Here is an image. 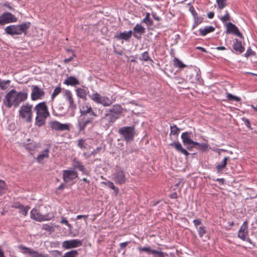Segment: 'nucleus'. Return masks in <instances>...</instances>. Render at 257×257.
<instances>
[{
    "label": "nucleus",
    "mask_w": 257,
    "mask_h": 257,
    "mask_svg": "<svg viewBox=\"0 0 257 257\" xmlns=\"http://www.w3.org/2000/svg\"><path fill=\"white\" fill-rule=\"evenodd\" d=\"M27 92H17L15 89L11 90L5 96L3 103L8 108H11L12 106L16 108L20 104L28 98Z\"/></svg>",
    "instance_id": "nucleus-1"
},
{
    "label": "nucleus",
    "mask_w": 257,
    "mask_h": 257,
    "mask_svg": "<svg viewBox=\"0 0 257 257\" xmlns=\"http://www.w3.org/2000/svg\"><path fill=\"white\" fill-rule=\"evenodd\" d=\"M30 22H25L19 25H11L6 27L5 29V32L12 36L20 35L24 34H27L28 30L31 27Z\"/></svg>",
    "instance_id": "nucleus-2"
},
{
    "label": "nucleus",
    "mask_w": 257,
    "mask_h": 257,
    "mask_svg": "<svg viewBox=\"0 0 257 257\" xmlns=\"http://www.w3.org/2000/svg\"><path fill=\"white\" fill-rule=\"evenodd\" d=\"M32 108L33 105L29 103L21 106L19 111V117L27 122H31L33 117Z\"/></svg>",
    "instance_id": "nucleus-3"
},
{
    "label": "nucleus",
    "mask_w": 257,
    "mask_h": 257,
    "mask_svg": "<svg viewBox=\"0 0 257 257\" xmlns=\"http://www.w3.org/2000/svg\"><path fill=\"white\" fill-rule=\"evenodd\" d=\"M118 132L126 142L132 141L134 140L135 135V126L121 127L119 128Z\"/></svg>",
    "instance_id": "nucleus-4"
},
{
    "label": "nucleus",
    "mask_w": 257,
    "mask_h": 257,
    "mask_svg": "<svg viewBox=\"0 0 257 257\" xmlns=\"http://www.w3.org/2000/svg\"><path fill=\"white\" fill-rule=\"evenodd\" d=\"M110 113L105 111L104 116L99 119L100 124L105 130L108 129L117 119V116H115Z\"/></svg>",
    "instance_id": "nucleus-5"
},
{
    "label": "nucleus",
    "mask_w": 257,
    "mask_h": 257,
    "mask_svg": "<svg viewBox=\"0 0 257 257\" xmlns=\"http://www.w3.org/2000/svg\"><path fill=\"white\" fill-rule=\"evenodd\" d=\"M192 134L191 132H186L183 133L181 137L183 145L189 151L191 150L193 148H196V146L199 145V143L194 142L191 139Z\"/></svg>",
    "instance_id": "nucleus-6"
},
{
    "label": "nucleus",
    "mask_w": 257,
    "mask_h": 257,
    "mask_svg": "<svg viewBox=\"0 0 257 257\" xmlns=\"http://www.w3.org/2000/svg\"><path fill=\"white\" fill-rule=\"evenodd\" d=\"M34 110L36 112L37 115L42 116V117L47 118L50 115L48 107L45 102H42L37 104Z\"/></svg>",
    "instance_id": "nucleus-7"
},
{
    "label": "nucleus",
    "mask_w": 257,
    "mask_h": 257,
    "mask_svg": "<svg viewBox=\"0 0 257 257\" xmlns=\"http://www.w3.org/2000/svg\"><path fill=\"white\" fill-rule=\"evenodd\" d=\"M53 217V214L42 215L36 208H33L31 211V218L37 221L41 222L45 220H49Z\"/></svg>",
    "instance_id": "nucleus-8"
},
{
    "label": "nucleus",
    "mask_w": 257,
    "mask_h": 257,
    "mask_svg": "<svg viewBox=\"0 0 257 257\" xmlns=\"http://www.w3.org/2000/svg\"><path fill=\"white\" fill-rule=\"evenodd\" d=\"M31 97L32 100L41 99L44 97L45 94L44 91L43 89L39 88L38 86L33 85L31 86Z\"/></svg>",
    "instance_id": "nucleus-9"
},
{
    "label": "nucleus",
    "mask_w": 257,
    "mask_h": 257,
    "mask_svg": "<svg viewBox=\"0 0 257 257\" xmlns=\"http://www.w3.org/2000/svg\"><path fill=\"white\" fill-rule=\"evenodd\" d=\"M17 21V18L12 14L6 12L0 16V25L3 26L6 24L14 23Z\"/></svg>",
    "instance_id": "nucleus-10"
},
{
    "label": "nucleus",
    "mask_w": 257,
    "mask_h": 257,
    "mask_svg": "<svg viewBox=\"0 0 257 257\" xmlns=\"http://www.w3.org/2000/svg\"><path fill=\"white\" fill-rule=\"evenodd\" d=\"M62 172L63 179L65 183L73 181L78 177V173L74 170H64Z\"/></svg>",
    "instance_id": "nucleus-11"
},
{
    "label": "nucleus",
    "mask_w": 257,
    "mask_h": 257,
    "mask_svg": "<svg viewBox=\"0 0 257 257\" xmlns=\"http://www.w3.org/2000/svg\"><path fill=\"white\" fill-rule=\"evenodd\" d=\"M138 249L141 252H146L148 254H152L154 257H165V253L155 249H151L150 246L138 247Z\"/></svg>",
    "instance_id": "nucleus-12"
},
{
    "label": "nucleus",
    "mask_w": 257,
    "mask_h": 257,
    "mask_svg": "<svg viewBox=\"0 0 257 257\" xmlns=\"http://www.w3.org/2000/svg\"><path fill=\"white\" fill-rule=\"evenodd\" d=\"M83 244L82 240L77 239L66 240L63 242L62 247L66 249L75 248L80 246Z\"/></svg>",
    "instance_id": "nucleus-13"
},
{
    "label": "nucleus",
    "mask_w": 257,
    "mask_h": 257,
    "mask_svg": "<svg viewBox=\"0 0 257 257\" xmlns=\"http://www.w3.org/2000/svg\"><path fill=\"white\" fill-rule=\"evenodd\" d=\"M72 166L75 169L82 172V174L89 176L90 172L86 169L85 166L83 165L82 163L78 160L76 158H74L72 160Z\"/></svg>",
    "instance_id": "nucleus-14"
},
{
    "label": "nucleus",
    "mask_w": 257,
    "mask_h": 257,
    "mask_svg": "<svg viewBox=\"0 0 257 257\" xmlns=\"http://www.w3.org/2000/svg\"><path fill=\"white\" fill-rule=\"evenodd\" d=\"M50 126L52 130L58 131H69L70 126L67 123H61L60 122L54 120L51 122Z\"/></svg>",
    "instance_id": "nucleus-15"
},
{
    "label": "nucleus",
    "mask_w": 257,
    "mask_h": 257,
    "mask_svg": "<svg viewBox=\"0 0 257 257\" xmlns=\"http://www.w3.org/2000/svg\"><path fill=\"white\" fill-rule=\"evenodd\" d=\"M80 117H85L89 114V116H97V115L93 111L90 105L87 104L83 105L81 108H80Z\"/></svg>",
    "instance_id": "nucleus-16"
},
{
    "label": "nucleus",
    "mask_w": 257,
    "mask_h": 257,
    "mask_svg": "<svg viewBox=\"0 0 257 257\" xmlns=\"http://www.w3.org/2000/svg\"><path fill=\"white\" fill-rule=\"evenodd\" d=\"M20 250L24 254H29L33 257H43V255L33 249L27 247L23 245H20L18 247Z\"/></svg>",
    "instance_id": "nucleus-17"
},
{
    "label": "nucleus",
    "mask_w": 257,
    "mask_h": 257,
    "mask_svg": "<svg viewBox=\"0 0 257 257\" xmlns=\"http://www.w3.org/2000/svg\"><path fill=\"white\" fill-rule=\"evenodd\" d=\"M248 223L247 221H245L239 229L238 237L242 240L245 241L246 239V236L248 235Z\"/></svg>",
    "instance_id": "nucleus-18"
},
{
    "label": "nucleus",
    "mask_w": 257,
    "mask_h": 257,
    "mask_svg": "<svg viewBox=\"0 0 257 257\" xmlns=\"http://www.w3.org/2000/svg\"><path fill=\"white\" fill-rule=\"evenodd\" d=\"M226 33H232L240 38L243 39L242 34L239 32L237 27L231 22H229L226 24Z\"/></svg>",
    "instance_id": "nucleus-19"
},
{
    "label": "nucleus",
    "mask_w": 257,
    "mask_h": 257,
    "mask_svg": "<svg viewBox=\"0 0 257 257\" xmlns=\"http://www.w3.org/2000/svg\"><path fill=\"white\" fill-rule=\"evenodd\" d=\"M123 109L121 106L119 104H114L112 107L106 109L105 111L108 113H111V114L117 116V119L119 117V115L122 112Z\"/></svg>",
    "instance_id": "nucleus-20"
},
{
    "label": "nucleus",
    "mask_w": 257,
    "mask_h": 257,
    "mask_svg": "<svg viewBox=\"0 0 257 257\" xmlns=\"http://www.w3.org/2000/svg\"><path fill=\"white\" fill-rule=\"evenodd\" d=\"M169 145L175 148L177 152L186 156H188L190 155V153H189L186 149L183 148L182 145L179 142H173L170 143Z\"/></svg>",
    "instance_id": "nucleus-21"
},
{
    "label": "nucleus",
    "mask_w": 257,
    "mask_h": 257,
    "mask_svg": "<svg viewBox=\"0 0 257 257\" xmlns=\"http://www.w3.org/2000/svg\"><path fill=\"white\" fill-rule=\"evenodd\" d=\"M125 180V176L123 171L122 170L117 171L114 177V181L115 183L121 185L124 184Z\"/></svg>",
    "instance_id": "nucleus-22"
},
{
    "label": "nucleus",
    "mask_w": 257,
    "mask_h": 257,
    "mask_svg": "<svg viewBox=\"0 0 257 257\" xmlns=\"http://www.w3.org/2000/svg\"><path fill=\"white\" fill-rule=\"evenodd\" d=\"M90 122L89 120H84V119L82 118H79L78 120V122L76 125L79 132L81 133L82 132H84L86 126L88 124H90Z\"/></svg>",
    "instance_id": "nucleus-23"
},
{
    "label": "nucleus",
    "mask_w": 257,
    "mask_h": 257,
    "mask_svg": "<svg viewBox=\"0 0 257 257\" xmlns=\"http://www.w3.org/2000/svg\"><path fill=\"white\" fill-rule=\"evenodd\" d=\"M132 35V31H124L123 32L120 33L119 35L115 36V38L117 40H123L126 41L130 40Z\"/></svg>",
    "instance_id": "nucleus-24"
},
{
    "label": "nucleus",
    "mask_w": 257,
    "mask_h": 257,
    "mask_svg": "<svg viewBox=\"0 0 257 257\" xmlns=\"http://www.w3.org/2000/svg\"><path fill=\"white\" fill-rule=\"evenodd\" d=\"M233 49L239 53H242L244 51V47L242 46L241 42L239 41L237 39L233 40Z\"/></svg>",
    "instance_id": "nucleus-25"
},
{
    "label": "nucleus",
    "mask_w": 257,
    "mask_h": 257,
    "mask_svg": "<svg viewBox=\"0 0 257 257\" xmlns=\"http://www.w3.org/2000/svg\"><path fill=\"white\" fill-rule=\"evenodd\" d=\"M50 148L48 147L43 151L42 153L40 154L37 158V160L39 163H43L44 159H47L49 157Z\"/></svg>",
    "instance_id": "nucleus-26"
},
{
    "label": "nucleus",
    "mask_w": 257,
    "mask_h": 257,
    "mask_svg": "<svg viewBox=\"0 0 257 257\" xmlns=\"http://www.w3.org/2000/svg\"><path fill=\"white\" fill-rule=\"evenodd\" d=\"M133 30L135 32V33L134 34V36L138 39H140L141 37V36H138L137 34H140V35H141L145 33L146 32L145 29L141 25L138 24H137L136 26L134 28Z\"/></svg>",
    "instance_id": "nucleus-27"
},
{
    "label": "nucleus",
    "mask_w": 257,
    "mask_h": 257,
    "mask_svg": "<svg viewBox=\"0 0 257 257\" xmlns=\"http://www.w3.org/2000/svg\"><path fill=\"white\" fill-rule=\"evenodd\" d=\"M230 160L229 157H225L223 159L222 161L220 163H218L216 166V168L217 170V173L221 172L226 166L228 161Z\"/></svg>",
    "instance_id": "nucleus-28"
},
{
    "label": "nucleus",
    "mask_w": 257,
    "mask_h": 257,
    "mask_svg": "<svg viewBox=\"0 0 257 257\" xmlns=\"http://www.w3.org/2000/svg\"><path fill=\"white\" fill-rule=\"evenodd\" d=\"M64 84L67 85L75 86L79 84V81L75 77L70 76L65 80Z\"/></svg>",
    "instance_id": "nucleus-29"
},
{
    "label": "nucleus",
    "mask_w": 257,
    "mask_h": 257,
    "mask_svg": "<svg viewBox=\"0 0 257 257\" xmlns=\"http://www.w3.org/2000/svg\"><path fill=\"white\" fill-rule=\"evenodd\" d=\"M214 30V27L211 26H209L205 27L203 29H200L199 31L200 35H201V36H205L207 34L213 32Z\"/></svg>",
    "instance_id": "nucleus-30"
},
{
    "label": "nucleus",
    "mask_w": 257,
    "mask_h": 257,
    "mask_svg": "<svg viewBox=\"0 0 257 257\" xmlns=\"http://www.w3.org/2000/svg\"><path fill=\"white\" fill-rule=\"evenodd\" d=\"M46 118L37 115L35 118V124L38 127H41L45 124Z\"/></svg>",
    "instance_id": "nucleus-31"
},
{
    "label": "nucleus",
    "mask_w": 257,
    "mask_h": 257,
    "mask_svg": "<svg viewBox=\"0 0 257 257\" xmlns=\"http://www.w3.org/2000/svg\"><path fill=\"white\" fill-rule=\"evenodd\" d=\"M170 130V137L173 135L177 138L180 132V128L176 124H173V125H171Z\"/></svg>",
    "instance_id": "nucleus-32"
},
{
    "label": "nucleus",
    "mask_w": 257,
    "mask_h": 257,
    "mask_svg": "<svg viewBox=\"0 0 257 257\" xmlns=\"http://www.w3.org/2000/svg\"><path fill=\"white\" fill-rule=\"evenodd\" d=\"M139 59L143 61H150L151 62H153V60L151 58L147 51L143 52L139 57Z\"/></svg>",
    "instance_id": "nucleus-33"
},
{
    "label": "nucleus",
    "mask_w": 257,
    "mask_h": 257,
    "mask_svg": "<svg viewBox=\"0 0 257 257\" xmlns=\"http://www.w3.org/2000/svg\"><path fill=\"white\" fill-rule=\"evenodd\" d=\"M76 91L77 93V95L79 97L84 100H86V91L85 89L81 88H77Z\"/></svg>",
    "instance_id": "nucleus-34"
},
{
    "label": "nucleus",
    "mask_w": 257,
    "mask_h": 257,
    "mask_svg": "<svg viewBox=\"0 0 257 257\" xmlns=\"http://www.w3.org/2000/svg\"><path fill=\"white\" fill-rule=\"evenodd\" d=\"M112 103V101L109 98L102 96L99 103L103 105L104 106H110Z\"/></svg>",
    "instance_id": "nucleus-35"
},
{
    "label": "nucleus",
    "mask_w": 257,
    "mask_h": 257,
    "mask_svg": "<svg viewBox=\"0 0 257 257\" xmlns=\"http://www.w3.org/2000/svg\"><path fill=\"white\" fill-rule=\"evenodd\" d=\"M10 83L11 81L9 80L5 81L0 79V88L2 90L7 89L8 88Z\"/></svg>",
    "instance_id": "nucleus-36"
},
{
    "label": "nucleus",
    "mask_w": 257,
    "mask_h": 257,
    "mask_svg": "<svg viewBox=\"0 0 257 257\" xmlns=\"http://www.w3.org/2000/svg\"><path fill=\"white\" fill-rule=\"evenodd\" d=\"M150 16L149 13H147L145 18L142 21L143 23H145L148 26H151L153 25V22L150 19Z\"/></svg>",
    "instance_id": "nucleus-37"
},
{
    "label": "nucleus",
    "mask_w": 257,
    "mask_h": 257,
    "mask_svg": "<svg viewBox=\"0 0 257 257\" xmlns=\"http://www.w3.org/2000/svg\"><path fill=\"white\" fill-rule=\"evenodd\" d=\"M174 63L176 67L181 69L184 68L186 66L183 63L177 58L174 59Z\"/></svg>",
    "instance_id": "nucleus-38"
},
{
    "label": "nucleus",
    "mask_w": 257,
    "mask_h": 257,
    "mask_svg": "<svg viewBox=\"0 0 257 257\" xmlns=\"http://www.w3.org/2000/svg\"><path fill=\"white\" fill-rule=\"evenodd\" d=\"M90 98L93 100L95 102L99 103L101 97H102L98 93H95L92 94L91 95H89Z\"/></svg>",
    "instance_id": "nucleus-39"
},
{
    "label": "nucleus",
    "mask_w": 257,
    "mask_h": 257,
    "mask_svg": "<svg viewBox=\"0 0 257 257\" xmlns=\"http://www.w3.org/2000/svg\"><path fill=\"white\" fill-rule=\"evenodd\" d=\"M78 251L76 250H72L66 252L62 257H76L78 255Z\"/></svg>",
    "instance_id": "nucleus-40"
},
{
    "label": "nucleus",
    "mask_w": 257,
    "mask_h": 257,
    "mask_svg": "<svg viewBox=\"0 0 257 257\" xmlns=\"http://www.w3.org/2000/svg\"><path fill=\"white\" fill-rule=\"evenodd\" d=\"M227 98L228 101H240L241 98L238 96H235L229 93H226Z\"/></svg>",
    "instance_id": "nucleus-41"
},
{
    "label": "nucleus",
    "mask_w": 257,
    "mask_h": 257,
    "mask_svg": "<svg viewBox=\"0 0 257 257\" xmlns=\"http://www.w3.org/2000/svg\"><path fill=\"white\" fill-rule=\"evenodd\" d=\"M196 229L198 231V235L200 237H202L206 233V229L205 226H199Z\"/></svg>",
    "instance_id": "nucleus-42"
},
{
    "label": "nucleus",
    "mask_w": 257,
    "mask_h": 257,
    "mask_svg": "<svg viewBox=\"0 0 257 257\" xmlns=\"http://www.w3.org/2000/svg\"><path fill=\"white\" fill-rule=\"evenodd\" d=\"M6 184L3 180H0V196L5 193L6 189Z\"/></svg>",
    "instance_id": "nucleus-43"
},
{
    "label": "nucleus",
    "mask_w": 257,
    "mask_h": 257,
    "mask_svg": "<svg viewBox=\"0 0 257 257\" xmlns=\"http://www.w3.org/2000/svg\"><path fill=\"white\" fill-rule=\"evenodd\" d=\"M130 243V241H126L119 243V248L118 249V252H120V251L122 250V254H124L125 252V248Z\"/></svg>",
    "instance_id": "nucleus-44"
},
{
    "label": "nucleus",
    "mask_w": 257,
    "mask_h": 257,
    "mask_svg": "<svg viewBox=\"0 0 257 257\" xmlns=\"http://www.w3.org/2000/svg\"><path fill=\"white\" fill-rule=\"evenodd\" d=\"M30 208V207L29 206H25L23 205V207L20 209L19 213L25 216L27 215Z\"/></svg>",
    "instance_id": "nucleus-45"
},
{
    "label": "nucleus",
    "mask_w": 257,
    "mask_h": 257,
    "mask_svg": "<svg viewBox=\"0 0 257 257\" xmlns=\"http://www.w3.org/2000/svg\"><path fill=\"white\" fill-rule=\"evenodd\" d=\"M62 89L60 86H57L54 90L53 93L51 94V99L53 100L54 98L57 96L61 91Z\"/></svg>",
    "instance_id": "nucleus-46"
},
{
    "label": "nucleus",
    "mask_w": 257,
    "mask_h": 257,
    "mask_svg": "<svg viewBox=\"0 0 257 257\" xmlns=\"http://www.w3.org/2000/svg\"><path fill=\"white\" fill-rule=\"evenodd\" d=\"M203 21V18L197 16L194 18V25L193 26V29L197 27L199 24H201Z\"/></svg>",
    "instance_id": "nucleus-47"
},
{
    "label": "nucleus",
    "mask_w": 257,
    "mask_h": 257,
    "mask_svg": "<svg viewBox=\"0 0 257 257\" xmlns=\"http://www.w3.org/2000/svg\"><path fill=\"white\" fill-rule=\"evenodd\" d=\"M64 96L65 97L66 100H67L68 101H69L73 99V97H72V93H71V91L69 90H66L65 91Z\"/></svg>",
    "instance_id": "nucleus-48"
},
{
    "label": "nucleus",
    "mask_w": 257,
    "mask_h": 257,
    "mask_svg": "<svg viewBox=\"0 0 257 257\" xmlns=\"http://www.w3.org/2000/svg\"><path fill=\"white\" fill-rule=\"evenodd\" d=\"M219 9H222L226 6V0H216Z\"/></svg>",
    "instance_id": "nucleus-49"
},
{
    "label": "nucleus",
    "mask_w": 257,
    "mask_h": 257,
    "mask_svg": "<svg viewBox=\"0 0 257 257\" xmlns=\"http://www.w3.org/2000/svg\"><path fill=\"white\" fill-rule=\"evenodd\" d=\"M42 229L47 231L52 232L53 231V227L51 225L44 224L42 225Z\"/></svg>",
    "instance_id": "nucleus-50"
},
{
    "label": "nucleus",
    "mask_w": 257,
    "mask_h": 257,
    "mask_svg": "<svg viewBox=\"0 0 257 257\" xmlns=\"http://www.w3.org/2000/svg\"><path fill=\"white\" fill-rule=\"evenodd\" d=\"M255 53L249 47L247 49L246 52L244 54V56L248 58L249 56L255 55Z\"/></svg>",
    "instance_id": "nucleus-51"
},
{
    "label": "nucleus",
    "mask_w": 257,
    "mask_h": 257,
    "mask_svg": "<svg viewBox=\"0 0 257 257\" xmlns=\"http://www.w3.org/2000/svg\"><path fill=\"white\" fill-rule=\"evenodd\" d=\"M85 140H84V139H79L78 140V144H77L78 147L81 149L83 148H86V147L85 146Z\"/></svg>",
    "instance_id": "nucleus-52"
},
{
    "label": "nucleus",
    "mask_w": 257,
    "mask_h": 257,
    "mask_svg": "<svg viewBox=\"0 0 257 257\" xmlns=\"http://www.w3.org/2000/svg\"><path fill=\"white\" fill-rule=\"evenodd\" d=\"M69 106L68 108L71 110L74 111L76 109V104L74 103L73 99L68 101Z\"/></svg>",
    "instance_id": "nucleus-53"
},
{
    "label": "nucleus",
    "mask_w": 257,
    "mask_h": 257,
    "mask_svg": "<svg viewBox=\"0 0 257 257\" xmlns=\"http://www.w3.org/2000/svg\"><path fill=\"white\" fill-rule=\"evenodd\" d=\"M107 184L108 186L111 189L113 190L115 192L116 194H117L119 189L114 185L113 183L112 182L108 181L107 182Z\"/></svg>",
    "instance_id": "nucleus-54"
},
{
    "label": "nucleus",
    "mask_w": 257,
    "mask_h": 257,
    "mask_svg": "<svg viewBox=\"0 0 257 257\" xmlns=\"http://www.w3.org/2000/svg\"><path fill=\"white\" fill-rule=\"evenodd\" d=\"M193 222L194 225L196 228H197L198 227H199V226L201 225L202 223L201 219H200L199 218H197V219L193 220Z\"/></svg>",
    "instance_id": "nucleus-55"
},
{
    "label": "nucleus",
    "mask_w": 257,
    "mask_h": 257,
    "mask_svg": "<svg viewBox=\"0 0 257 257\" xmlns=\"http://www.w3.org/2000/svg\"><path fill=\"white\" fill-rule=\"evenodd\" d=\"M36 148L37 146L33 144H28L25 146V148L29 151L34 150Z\"/></svg>",
    "instance_id": "nucleus-56"
},
{
    "label": "nucleus",
    "mask_w": 257,
    "mask_h": 257,
    "mask_svg": "<svg viewBox=\"0 0 257 257\" xmlns=\"http://www.w3.org/2000/svg\"><path fill=\"white\" fill-rule=\"evenodd\" d=\"M220 20L222 21L223 23H224L227 21L230 20V16L227 11H226V14L221 18Z\"/></svg>",
    "instance_id": "nucleus-57"
},
{
    "label": "nucleus",
    "mask_w": 257,
    "mask_h": 257,
    "mask_svg": "<svg viewBox=\"0 0 257 257\" xmlns=\"http://www.w3.org/2000/svg\"><path fill=\"white\" fill-rule=\"evenodd\" d=\"M61 223L62 224H65V225H66L69 228H71L72 227V225L71 224H70L68 220L66 219V218L65 217H62V219L61 220Z\"/></svg>",
    "instance_id": "nucleus-58"
},
{
    "label": "nucleus",
    "mask_w": 257,
    "mask_h": 257,
    "mask_svg": "<svg viewBox=\"0 0 257 257\" xmlns=\"http://www.w3.org/2000/svg\"><path fill=\"white\" fill-rule=\"evenodd\" d=\"M242 121L244 122V124L250 130H252L250 125V121L248 119L243 117L242 118Z\"/></svg>",
    "instance_id": "nucleus-59"
},
{
    "label": "nucleus",
    "mask_w": 257,
    "mask_h": 257,
    "mask_svg": "<svg viewBox=\"0 0 257 257\" xmlns=\"http://www.w3.org/2000/svg\"><path fill=\"white\" fill-rule=\"evenodd\" d=\"M23 205L20 202H15L14 203L12 206L11 207L13 208H16V209H21L22 207H23Z\"/></svg>",
    "instance_id": "nucleus-60"
},
{
    "label": "nucleus",
    "mask_w": 257,
    "mask_h": 257,
    "mask_svg": "<svg viewBox=\"0 0 257 257\" xmlns=\"http://www.w3.org/2000/svg\"><path fill=\"white\" fill-rule=\"evenodd\" d=\"M94 116H89V114H87V116H85V117H81L82 119H84V120H89L90 122V123H92L93 121L94 120Z\"/></svg>",
    "instance_id": "nucleus-61"
},
{
    "label": "nucleus",
    "mask_w": 257,
    "mask_h": 257,
    "mask_svg": "<svg viewBox=\"0 0 257 257\" xmlns=\"http://www.w3.org/2000/svg\"><path fill=\"white\" fill-rule=\"evenodd\" d=\"M189 11L191 12V13L193 15L194 18H195V17H197V16H198V14L196 13V12L195 11L193 6H191L189 7Z\"/></svg>",
    "instance_id": "nucleus-62"
},
{
    "label": "nucleus",
    "mask_w": 257,
    "mask_h": 257,
    "mask_svg": "<svg viewBox=\"0 0 257 257\" xmlns=\"http://www.w3.org/2000/svg\"><path fill=\"white\" fill-rule=\"evenodd\" d=\"M207 148V144L205 143L200 144L199 143V145H197L196 146V147L195 148H199L201 150H205Z\"/></svg>",
    "instance_id": "nucleus-63"
},
{
    "label": "nucleus",
    "mask_w": 257,
    "mask_h": 257,
    "mask_svg": "<svg viewBox=\"0 0 257 257\" xmlns=\"http://www.w3.org/2000/svg\"><path fill=\"white\" fill-rule=\"evenodd\" d=\"M88 217V215H78L76 216V219L78 220L81 218H83L85 222Z\"/></svg>",
    "instance_id": "nucleus-64"
}]
</instances>
